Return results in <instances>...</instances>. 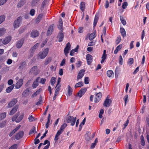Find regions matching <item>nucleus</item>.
I'll use <instances>...</instances> for the list:
<instances>
[{
  "label": "nucleus",
  "instance_id": "f257e3e1",
  "mask_svg": "<svg viewBox=\"0 0 149 149\" xmlns=\"http://www.w3.org/2000/svg\"><path fill=\"white\" fill-rule=\"evenodd\" d=\"M19 115V112L16 113L12 118V121H15L17 123H18L20 122L23 119L24 114V113H22L18 117Z\"/></svg>",
  "mask_w": 149,
  "mask_h": 149
},
{
  "label": "nucleus",
  "instance_id": "f03ea898",
  "mask_svg": "<svg viewBox=\"0 0 149 149\" xmlns=\"http://www.w3.org/2000/svg\"><path fill=\"white\" fill-rule=\"evenodd\" d=\"M49 51V49L48 48H46L42 52H40L38 54V57L41 59L45 58L47 55Z\"/></svg>",
  "mask_w": 149,
  "mask_h": 149
},
{
  "label": "nucleus",
  "instance_id": "7ed1b4c3",
  "mask_svg": "<svg viewBox=\"0 0 149 149\" xmlns=\"http://www.w3.org/2000/svg\"><path fill=\"white\" fill-rule=\"evenodd\" d=\"M76 120V117H74L72 116H68L66 118V120L67 123H71V125L73 126L75 123Z\"/></svg>",
  "mask_w": 149,
  "mask_h": 149
},
{
  "label": "nucleus",
  "instance_id": "20e7f679",
  "mask_svg": "<svg viewBox=\"0 0 149 149\" xmlns=\"http://www.w3.org/2000/svg\"><path fill=\"white\" fill-rule=\"evenodd\" d=\"M40 72V71L38 69L37 66H34L32 67L29 71L30 74H33L36 75Z\"/></svg>",
  "mask_w": 149,
  "mask_h": 149
},
{
  "label": "nucleus",
  "instance_id": "39448f33",
  "mask_svg": "<svg viewBox=\"0 0 149 149\" xmlns=\"http://www.w3.org/2000/svg\"><path fill=\"white\" fill-rule=\"evenodd\" d=\"M95 134V132L91 134V133L90 132H87L85 134V139L87 141H89L91 140L94 137Z\"/></svg>",
  "mask_w": 149,
  "mask_h": 149
},
{
  "label": "nucleus",
  "instance_id": "423d86ee",
  "mask_svg": "<svg viewBox=\"0 0 149 149\" xmlns=\"http://www.w3.org/2000/svg\"><path fill=\"white\" fill-rule=\"evenodd\" d=\"M39 45V43H37L31 48L29 51L30 54L29 55V57L33 56L35 50L38 47Z\"/></svg>",
  "mask_w": 149,
  "mask_h": 149
},
{
  "label": "nucleus",
  "instance_id": "0eeeda50",
  "mask_svg": "<svg viewBox=\"0 0 149 149\" xmlns=\"http://www.w3.org/2000/svg\"><path fill=\"white\" fill-rule=\"evenodd\" d=\"M22 21V17H18L14 22L13 25L14 28H16L18 27L21 23Z\"/></svg>",
  "mask_w": 149,
  "mask_h": 149
},
{
  "label": "nucleus",
  "instance_id": "6e6552de",
  "mask_svg": "<svg viewBox=\"0 0 149 149\" xmlns=\"http://www.w3.org/2000/svg\"><path fill=\"white\" fill-rule=\"evenodd\" d=\"M87 91V88H81L77 93V96L79 97L80 98L85 94Z\"/></svg>",
  "mask_w": 149,
  "mask_h": 149
},
{
  "label": "nucleus",
  "instance_id": "1a4fd4ad",
  "mask_svg": "<svg viewBox=\"0 0 149 149\" xmlns=\"http://www.w3.org/2000/svg\"><path fill=\"white\" fill-rule=\"evenodd\" d=\"M71 45L69 42L68 43L65 48L64 52L65 56H67L68 54V53L69 51L70 50Z\"/></svg>",
  "mask_w": 149,
  "mask_h": 149
},
{
  "label": "nucleus",
  "instance_id": "9d476101",
  "mask_svg": "<svg viewBox=\"0 0 149 149\" xmlns=\"http://www.w3.org/2000/svg\"><path fill=\"white\" fill-rule=\"evenodd\" d=\"M86 58L87 61V64L90 65L93 61L92 56L90 54H87L86 56Z\"/></svg>",
  "mask_w": 149,
  "mask_h": 149
},
{
  "label": "nucleus",
  "instance_id": "9b49d317",
  "mask_svg": "<svg viewBox=\"0 0 149 149\" xmlns=\"http://www.w3.org/2000/svg\"><path fill=\"white\" fill-rule=\"evenodd\" d=\"M84 70H81L79 72L77 76V80L79 81V79H81L83 77L85 72Z\"/></svg>",
  "mask_w": 149,
  "mask_h": 149
},
{
  "label": "nucleus",
  "instance_id": "f8f14e48",
  "mask_svg": "<svg viewBox=\"0 0 149 149\" xmlns=\"http://www.w3.org/2000/svg\"><path fill=\"white\" fill-rule=\"evenodd\" d=\"M23 80L22 79H20L17 82L15 85V88L17 89L20 88L23 83Z\"/></svg>",
  "mask_w": 149,
  "mask_h": 149
},
{
  "label": "nucleus",
  "instance_id": "ddd939ff",
  "mask_svg": "<svg viewBox=\"0 0 149 149\" xmlns=\"http://www.w3.org/2000/svg\"><path fill=\"white\" fill-rule=\"evenodd\" d=\"M111 99L107 98L104 102L103 105L105 107H109L111 104Z\"/></svg>",
  "mask_w": 149,
  "mask_h": 149
},
{
  "label": "nucleus",
  "instance_id": "4468645a",
  "mask_svg": "<svg viewBox=\"0 0 149 149\" xmlns=\"http://www.w3.org/2000/svg\"><path fill=\"white\" fill-rule=\"evenodd\" d=\"M24 42V39L23 38H22L20 40L17 42L16 44V46L17 48H20L22 46Z\"/></svg>",
  "mask_w": 149,
  "mask_h": 149
},
{
  "label": "nucleus",
  "instance_id": "2eb2a0df",
  "mask_svg": "<svg viewBox=\"0 0 149 149\" xmlns=\"http://www.w3.org/2000/svg\"><path fill=\"white\" fill-rule=\"evenodd\" d=\"M24 134L23 131H20L17 133L15 136V139L17 140H19L21 139L23 136Z\"/></svg>",
  "mask_w": 149,
  "mask_h": 149
},
{
  "label": "nucleus",
  "instance_id": "dca6fc26",
  "mask_svg": "<svg viewBox=\"0 0 149 149\" xmlns=\"http://www.w3.org/2000/svg\"><path fill=\"white\" fill-rule=\"evenodd\" d=\"M102 96V94L100 92H99L96 94L94 99L95 102L96 103L98 102L101 99Z\"/></svg>",
  "mask_w": 149,
  "mask_h": 149
},
{
  "label": "nucleus",
  "instance_id": "f3484780",
  "mask_svg": "<svg viewBox=\"0 0 149 149\" xmlns=\"http://www.w3.org/2000/svg\"><path fill=\"white\" fill-rule=\"evenodd\" d=\"M11 39V37L8 36L3 39V41H2V43L4 45L7 44L10 41Z\"/></svg>",
  "mask_w": 149,
  "mask_h": 149
},
{
  "label": "nucleus",
  "instance_id": "a211bd4d",
  "mask_svg": "<svg viewBox=\"0 0 149 149\" xmlns=\"http://www.w3.org/2000/svg\"><path fill=\"white\" fill-rule=\"evenodd\" d=\"M17 101L16 99H13L8 104V107L10 108L15 105L17 102Z\"/></svg>",
  "mask_w": 149,
  "mask_h": 149
},
{
  "label": "nucleus",
  "instance_id": "6ab92c4d",
  "mask_svg": "<svg viewBox=\"0 0 149 149\" xmlns=\"http://www.w3.org/2000/svg\"><path fill=\"white\" fill-rule=\"evenodd\" d=\"M39 32L36 30L33 31L31 33V36L33 38H36L39 35Z\"/></svg>",
  "mask_w": 149,
  "mask_h": 149
},
{
  "label": "nucleus",
  "instance_id": "aec40b11",
  "mask_svg": "<svg viewBox=\"0 0 149 149\" xmlns=\"http://www.w3.org/2000/svg\"><path fill=\"white\" fill-rule=\"evenodd\" d=\"M62 32V31L59 32L57 36V38H58V41L60 42L63 41L64 38V35Z\"/></svg>",
  "mask_w": 149,
  "mask_h": 149
},
{
  "label": "nucleus",
  "instance_id": "412c9836",
  "mask_svg": "<svg viewBox=\"0 0 149 149\" xmlns=\"http://www.w3.org/2000/svg\"><path fill=\"white\" fill-rule=\"evenodd\" d=\"M106 51L105 50H104L103 54L102 57V59L101 61V63H103L105 61V60L106 58L107 55L106 54Z\"/></svg>",
  "mask_w": 149,
  "mask_h": 149
},
{
  "label": "nucleus",
  "instance_id": "4be33fe9",
  "mask_svg": "<svg viewBox=\"0 0 149 149\" xmlns=\"http://www.w3.org/2000/svg\"><path fill=\"white\" fill-rule=\"evenodd\" d=\"M18 107V106L17 105H16L10 111V115H13L17 111Z\"/></svg>",
  "mask_w": 149,
  "mask_h": 149
},
{
  "label": "nucleus",
  "instance_id": "5701e85b",
  "mask_svg": "<svg viewBox=\"0 0 149 149\" xmlns=\"http://www.w3.org/2000/svg\"><path fill=\"white\" fill-rule=\"evenodd\" d=\"M21 125H19L17 127L13 130L9 134V136L10 137L12 136L20 128Z\"/></svg>",
  "mask_w": 149,
  "mask_h": 149
},
{
  "label": "nucleus",
  "instance_id": "b1692460",
  "mask_svg": "<svg viewBox=\"0 0 149 149\" xmlns=\"http://www.w3.org/2000/svg\"><path fill=\"white\" fill-rule=\"evenodd\" d=\"M53 26L51 25L48 28L47 34V36H49L51 34L53 31Z\"/></svg>",
  "mask_w": 149,
  "mask_h": 149
},
{
  "label": "nucleus",
  "instance_id": "393cba45",
  "mask_svg": "<svg viewBox=\"0 0 149 149\" xmlns=\"http://www.w3.org/2000/svg\"><path fill=\"white\" fill-rule=\"evenodd\" d=\"M26 66V63L25 61H23L21 62L19 65V68L21 70H23L25 68Z\"/></svg>",
  "mask_w": 149,
  "mask_h": 149
},
{
  "label": "nucleus",
  "instance_id": "a878e982",
  "mask_svg": "<svg viewBox=\"0 0 149 149\" xmlns=\"http://www.w3.org/2000/svg\"><path fill=\"white\" fill-rule=\"evenodd\" d=\"M26 0H20L17 5L18 8H21L22 6L25 3Z\"/></svg>",
  "mask_w": 149,
  "mask_h": 149
},
{
  "label": "nucleus",
  "instance_id": "bb28decb",
  "mask_svg": "<svg viewBox=\"0 0 149 149\" xmlns=\"http://www.w3.org/2000/svg\"><path fill=\"white\" fill-rule=\"evenodd\" d=\"M40 78L39 77H38L34 81L32 85L33 87L34 88H36L38 86V81Z\"/></svg>",
  "mask_w": 149,
  "mask_h": 149
},
{
  "label": "nucleus",
  "instance_id": "cd10ccee",
  "mask_svg": "<svg viewBox=\"0 0 149 149\" xmlns=\"http://www.w3.org/2000/svg\"><path fill=\"white\" fill-rule=\"evenodd\" d=\"M107 76L110 78H112L114 76V73L111 70H108L107 72Z\"/></svg>",
  "mask_w": 149,
  "mask_h": 149
},
{
  "label": "nucleus",
  "instance_id": "c85d7f7f",
  "mask_svg": "<svg viewBox=\"0 0 149 149\" xmlns=\"http://www.w3.org/2000/svg\"><path fill=\"white\" fill-rule=\"evenodd\" d=\"M15 86L14 84H13L8 87L6 89V92L7 93H10L13 89Z\"/></svg>",
  "mask_w": 149,
  "mask_h": 149
},
{
  "label": "nucleus",
  "instance_id": "c756f323",
  "mask_svg": "<svg viewBox=\"0 0 149 149\" xmlns=\"http://www.w3.org/2000/svg\"><path fill=\"white\" fill-rule=\"evenodd\" d=\"M120 32L123 38L126 36V31L123 28H120Z\"/></svg>",
  "mask_w": 149,
  "mask_h": 149
},
{
  "label": "nucleus",
  "instance_id": "7c9ffc66",
  "mask_svg": "<svg viewBox=\"0 0 149 149\" xmlns=\"http://www.w3.org/2000/svg\"><path fill=\"white\" fill-rule=\"evenodd\" d=\"M43 17V14H40L38 15L37 18L35 20V22L36 23H38L40 21L41 18Z\"/></svg>",
  "mask_w": 149,
  "mask_h": 149
},
{
  "label": "nucleus",
  "instance_id": "2f4dec72",
  "mask_svg": "<svg viewBox=\"0 0 149 149\" xmlns=\"http://www.w3.org/2000/svg\"><path fill=\"white\" fill-rule=\"evenodd\" d=\"M80 8L82 11L84 10L85 8V3L84 2L82 1L81 3Z\"/></svg>",
  "mask_w": 149,
  "mask_h": 149
},
{
  "label": "nucleus",
  "instance_id": "473e14b6",
  "mask_svg": "<svg viewBox=\"0 0 149 149\" xmlns=\"http://www.w3.org/2000/svg\"><path fill=\"white\" fill-rule=\"evenodd\" d=\"M6 29L3 27L0 28V37L3 36L5 33Z\"/></svg>",
  "mask_w": 149,
  "mask_h": 149
},
{
  "label": "nucleus",
  "instance_id": "72a5a7b5",
  "mask_svg": "<svg viewBox=\"0 0 149 149\" xmlns=\"http://www.w3.org/2000/svg\"><path fill=\"white\" fill-rule=\"evenodd\" d=\"M83 85V83L81 81L79 82L76 84L74 86V88H76L78 87H81Z\"/></svg>",
  "mask_w": 149,
  "mask_h": 149
},
{
  "label": "nucleus",
  "instance_id": "f704fd0d",
  "mask_svg": "<svg viewBox=\"0 0 149 149\" xmlns=\"http://www.w3.org/2000/svg\"><path fill=\"white\" fill-rule=\"evenodd\" d=\"M36 132V127L34 126H33L32 127V129L30 130L29 132V135H30L33 133H35Z\"/></svg>",
  "mask_w": 149,
  "mask_h": 149
},
{
  "label": "nucleus",
  "instance_id": "c9c22d12",
  "mask_svg": "<svg viewBox=\"0 0 149 149\" xmlns=\"http://www.w3.org/2000/svg\"><path fill=\"white\" fill-rule=\"evenodd\" d=\"M120 19L122 23L123 24V25H126V22L124 18V17L123 16H120Z\"/></svg>",
  "mask_w": 149,
  "mask_h": 149
},
{
  "label": "nucleus",
  "instance_id": "e433bc0d",
  "mask_svg": "<svg viewBox=\"0 0 149 149\" xmlns=\"http://www.w3.org/2000/svg\"><path fill=\"white\" fill-rule=\"evenodd\" d=\"M6 115V113L4 112L0 114V120L4 119Z\"/></svg>",
  "mask_w": 149,
  "mask_h": 149
},
{
  "label": "nucleus",
  "instance_id": "4c0bfd02",
  "mask_svg": "<svg viewBox=\"0 0 149 149\" xmlns=\"http://www.w3.org/2000/svg\"><path fill=\"white\" fill-rule=\"evenodd\" d=\"M72 89L71 88V87L69 86H68V94L69 95H71L72 93Z\"/></svg>",
  "mask_w": 149,
  "mask_h": 149
},
{
  "label": "nucleus",
  "instance_id": "58836bf2",
  "mask_svg": "<svg viewBox=\"0 0 149 149\" xmlns=\"http://www.w3.org/2000/svg\"><path fill=\"white\" fill-rule=\"evenodd\" d=\"M96 36L95 34L93 33L90 34L89 36V39L90 40H91L94 39Z\"/></svg>",
  "mask_w": 149,
  "mask_h": 149
},
{
  "label": "nucleus",
  "instance_id": "ea45409f",
  "mask_svg": "<svg viewBox=\"0 0 149 149\" xmlns=\"http://www.w3.org/2000/svg\"><path fill=\"white\" fill-rule=\"evenodd\" d=\"M52 60V58L49 57L45 61L44 64L45 65H47L49 63H50Z\"/></svg>",
  "mask_w": 149,
  "mask_h": 149
},
{
  "label": "nucleus",
  "instance_id": "a19ab883",
  "mask_svg": "<svg viewBox=\"0 0 149 149\" xmlns=\"http://www.w3.org/2000/svg\"><path fill=\"white\" fill-rule=\"evenodd\" d=\"M56 78L54 77H52L51 79L50 83L51 85L53 86L54 84Z\"/></svg>",
  "mask_w": 149,
  "mask_h": 149
},
{
  "label": "nucleus",
  "instance_id": "79ce46f5",
  "mask_svg": "<svg viewBox=\"0 0 149 149\" xmlns=\"http://www.w3.org/2000/svg\"><path fill=\"white\" fill-rule=\"evenodd\" d=\"M119 69L117 67L115 69V77H118V74H119Z\"/></svg>",
  "mask_w": 149,
  "mask_h": 149
},
{
  "label": "nucleus",
  "instance_id": "37998d69",
  "mask_svg": "<svg viewBox=\"0 0 149 149\" xmlns=\"http://www.w3.org/2000/svg\"><path fill=\"white\" fill-rule=\"evenodd\" d=\"M5 16L4 15H1L0 16V24L2 23L5 20Z\"/></svg>",
  "mask_w": 149,
  "mask_h": 149
},
{
  "label": "nucleus",
  "instance_id": "c03bdc74",
  "mask_svg": "<svg viewBox=\"0 0 149 149\" xmlns=\"http://www.w3.org/2000/svg\"><path fill=\"white\" fill-rule=\"evenodd\" d=\"M67 126L66 124L64 123L61 126L60 129L63 131L66 128Z\"/></svg>",
  "mask_w": 149,
  "mask_h": 149
},
{
  "label": "nucleus",
  "instance_id": "a18cd8bd",
  "mask_svg": "<svg viewBox=\"0 0 149 149\" xmlns=\"http://www.w3.org/2000/svg\"><path fill=\"white\" fill-rule=\"evenodd\" d=\"M6 122L5 121L0 123V128L3 127L6 125Z\"/></svg>",
  "mask_w": 149,
  "mask_h": 149
},
{
  "label": "nucleus",
  "instance_id": "49530a36",
  "mask_svg": "<svg viewBox=\"0 0 149 149\" xmlns=\"http://www.w3.org/2000/svg\"><path fill=\"white\" fill-rule=\"evenodd\" d=\"M29 121L30 122L33 121L34 120V118L33 116L31 115H29V117L28 118Z\"/></svg>",
  "mask_w": 149,
  "mask_h": 149
},
{
  "label": "nucleus",
  "instance_id": "de8ad7c7",
  "mask_svg": "<svg viewBox=\"0 0 149 149\" xmlns=\"http://www.w3.org/2000/svg\"><path fill=\"white\" fill-rule=\"evenodd\" d=\"M104 111L103 109H101L100 110L99 114V117L100 118H101L102 117V114L104 113Z\"/></svg>",
  "mask_w": 149,
  "mask_h": 149
},
{
  "label": "nucleus",
  "instance_id": "09e8293b",
  "mask_svg": "<svg viewBox=\"0 0 149 149\" xmlns=\"http://www.w3.org/2000/svg\"><path fill=\"white\" fill-rule=\"evenodd\" d=\"M120 36H118L117 37V39L116 41L115 42L116 44H119L120 42Z\"/></svg>",
  "mask_w": 149,
  "mask_h": 149
},
{
  "label": "nucleus",
  "instance_id": "8fccbe9b",
  "mask_svg": "<svg viewBox=\"0 0 149 149\" xmlns=\"http://www.w3.org/2000/svg\"><path fill=\"white\" fill-rule=\"evenodd\" d=\"M134 62V60L132 58H130L128 61V64L130 65H132Z\"/></svg>",
  "mask_w": 149,
  "mask_h": 149
},
{
  "label": "nucleus",
  "instance_id": "3c124183",
  "mask_svg": "<svg viewBox=\"0 0 149 149\" xmlns=\"http://www.w3.org/2000/svg\"><path fill=\"white\" fill-rule=\"evenodd\" d=\"M141 144L142 146H144L145 145V141L144 138L142 136L141 137Z\"/></svg>",
  "mask_w": 149,
  "mask_h": 149
},
{
  "label": "nucleus",
  "instance_id": "603ef678",
  "mask_svg": "<svg viewBox=\"0 0 149 149\" xmlns=\"http://www.w3.org/2000/svg\"><path fill=\"white\" fill-rule=\"evenodd\" d=\"M119 63L120 65H122L123 64V59L121 55L119 56Z\"/></svg>",
  "mask_w": 149,
  "mask_h": 149
},
{
  "label": "nucleus",
  "instance_id": "864d4df0",
  "mask_svg": "<svg viewBox=\"0 0 149 149\" xmlns=\"http://www.w3.org/2000/svg\"><path fill=\"white\" fill-rule=\"evenodd\" d=\"M17 145L16 144H14L10 147L9 149H17Z\"/></svg>",
  "mask_w": 149,
  "mask_h": 149
},
{
  "label": "nucleus",
  "instance_id": "5fc2aeb1",
  "mask_svg": "<svg viewBox=\"0 0 149 149\" xmlns=\"http://www.w3.org/2000/svg\"><path fill=\"white\" fill-rule=\"evenodd\" d=\"M40 92V91L39 90H38L36 92H35L32 95V97H34L38 95Z\"/></svg>",
  "mask_w": 149,
  "mask_h": 149
},
{
  "label": "nucleus",
  "instance_id": "6e6d98bb",
  "mask_svg": "<svg viewBox=\"0 0 149 149\" xmlns=\"http://www.w3.org/2000/svg\"><path fill=\"white\" fill-rule=\"evenodd\" d=\"M35 11L34 9H32L30 12V14L32 16H33L35 14Z\"/></svg>",
  "mask_w": 149,
  "mask_h": 149
},
{
  "label": "nucleus",
  "instance_id": "4d7b16f0",
  "mask_svg": "<svg viewBox=\"0 0 149 149\" xmlns=\"http://www.w3.org/2000/svg\"><path fill=\"white\" fill-rule=\"evenodd\" d=\"M128 4L127 2H125L123 3L122 5V8L123 9H125L126 8Z\"/></svg>",
  "mask_w": 149,
  "mask_h": 149
},
{
  "label": "nucleus",
  "instance_id": "13d9d810",
  "mask_svg": "<svg viewBox=\"0 0 149 149\" xmlns=\"http://www.w3.org/2000/svg\"><path fill=\"white\" fill-rule=\"evenodd\" d=\"M8 0H0V6L5 3Z\"/></svg>",
  "mask_w": 149,
  "mask_h": 149
},
{
  "label": "nucleus",
  "instance_id": "bf43d9fd",
  "mask_svg": "<svg viewBox=\"0 0 149 149\" xmlns=\"http://www.w3.org/2000/svg\"><path fill=\"white\" fill-rule=\"evenodd\" d=\"M63 24H59V25H58V28L59 29H60L61 30L60 31H63V29L62 28Z\"/></svg>",
  "mask_w": 149,
  "mask_h": 149
},
{
  "label": "nucleus",
  "instance_id": "052dcab7",
  "mask_svg": "<svg viewBox=\"0 0 149 149\" xmlns=\"http://www.w3.org/2000/svg\"><path fill=\"white\" fill-rule=\"evenodd\" d=\"M89 78L88 77H86L84 79V83L86 84H88L89 83Z\"/></svg>",
  "mask_w": 149,
  "mask_h": 149
},
{
  "label": "nucleus",
  "instance_id": "680f3d73",
  "mask_svg": "<svg viewBox=\"0 0 149 149\" xmlns=\"http://www.w3.org/2000/svg\"><path fill=\"white\" fill-rule=\"evenodd\" d=\"M81 64V62L80 61H78L77 63H76V67H80Z\"/></svg>",
  "mask_w": 149,
  "mask_h": 149
},
{
  "label": "nucleus",
  "instance_id": "e2e57ef3",
  "mask_svg": "<svg viewBox=\"0 0 149 149\" xmlns=\"http://www.w3.org/2000/svg\"><path fill=\"white\" fill-rule=\"evenodd\" d=\"M128 98V95H126L124 97V99L125 104H126L127 102Z\"/></svg>",
  "mask_w": 149,
  "mask_h": 149
},
{
  "label": "nucleus",
  "instance_id": "0e129e2a",
  "mask_svg": "<svg viewBox=\"0 0 149 149\" xmlns=\"http://www.w3.org/2000/svg\"><path fill=\"white\" fill-rule=\"evenodd\" d=\"M46 81L45 79L42 78L41 79L40 83L42 84H44Z\"/></svg>",
  "mask_w": 149,
  "mask_h": 149
},
{
  "label": "nucleus",
  "instance_id": "69168bd1",
  "mask_svg": "<svg viewBox=\"0 0 149 149\" xmlns=\"http://www.w3.org/2000/svg\"><path fill=\"white\" fill-rule=\"evenodd\" d=\"M139 67H137L133 72L134 74H136L139 71Z\"/></svg>",
  "mask_w": 149,
  "mask_h": 149
},
{
  "label": "nucleus",
  "instance_id": "338daca9",
  "mask_svg": "<svg viewBox=\"0 0 149 149\" xmlns=\"http://www.w3.org/2000/svg\"><path fill=\"white\" fill-rule=\"evenodd\" d=\"M65 59L64 58L62 61L61 64L60 65L61 66H63L65 63Z\"/></svg>",
  "mask_w": 149,
  "mask_h": 149
},
{
  "label": "nucleus",
  "instance_id": "774afa93",
  "mask_svg": "<svg viewBox=\"0 0 149 149\" xmlns=\"http://www.w3.org/2000/svg\"><path fill=\"white\" fill-rule=\"evenodd\" d=\"M63 132L62 130H61L60 129L59 130H58L56 133V134L58 136H59V135Z\"/></svg>",
  "mask_w": 149,
  "mask_h": 149
}]
</instances>
